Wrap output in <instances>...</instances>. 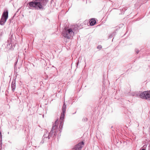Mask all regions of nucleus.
<instances>
[{"label": "nucleus", "mask_w": 150, "mask_h": 150, "mask_svg": "<svg viewBox=\"0 0 150 150\" xmlns=\"http://www.w3.org/2000/svg\"><path fill=\"white\" fill-rule=\"evenodd\" d=\"M48 1V0H33L29 2L27 6L28 9L42 10L45 9L44 6L46 5Z\"/></svg>", "instance_id": "nucleus-1"}, {"label": "nucleus", "mask_w": 150, "mask_h": 150, "mask_svg": "<svg viewBox=\"0 0 150 150\" xmlns=\"http://www.w3.org/2000/svg\"><path fill=\"white\" fill-rule=\"evenodd\" d=\"M8 11L7 9H6L4 10L0 21V24L1 25H3L5 23L8 18Z\"/></svg>", "instance_id": "nucleus-2"}, {"label": "nucleus", "mask_w": 150, "mask_h": 150, "mask_svg": "<svg viewBox=\"0 0 150 150\" xmlns=\"http://www.w3.org/2000/svg\"><path fill=\"white\" fill-rule=\"evenodd\" d=\"M74 34V32L71 28L65 29L62 33L63 36L67 39H69L72 37Z\"/></svg>", "instance_id": "nucleus-3"}, {"label": "nucleus", "mask_w": 150, "mask_h": 150, "mask_svg": "<svg viewBox=\"0 0 150 150\" xmlns=\"http://www.w3.org/2000/svg\"><path fill=\"white\" fill-rule=\"evenodd\" d=\"M58 123V119L55 121L54 124H53L52 125V129L50 133H48L49 138L48 139H50L52 140L53 138V134L54 132L53 131L55 129H57V124Z\"/></svg>", "instance_id": "nucleus-4"}, {"label": "nucleus", "mask_w": 150, "mask_h": 150, "mask_svg": "<svg viewBox=\"0 0 150 150\" xmlns=\"http://www.w3.org/2000/svg\"><path fill=\"white\" fill-rule=\"evenodd\" d=\"M139 96V97L142 99L149 100L150 98V90L142 92L140 94Z\"/></svg>", "instance_id": "nucleus-5"}, {"label": "nucleus", "mask_w": 150, "mask_h": 150, "mask_svg": "<svg viewBox=\"0 0 150 150\" xmlns=\"http://www.w3.org/2000/svg\"><path fill=\"white\" fill-rule=\"evenodd\" d=\"M84 143L82 141L75 145L72 149V150H81L83 147L82 145H83Z\"/></svg>", "instance_id": "nucleus-6"}, {"label": "nucleus", "mask_w": 150, "mask_h": 150, "mask_svg": "<svg viewBox=\"0 0 150 150\" xmlns=\"http://www.w3.org/2000/svg\"><path fill=\"white\" fill-rule=\"evenodd\" d=\"M11 87L12 91L14 92L16 88L15 80H13L11 83Z\"/></svg>", "instance_id": "nucleus-7"}, {"label": "nucleus", "mask_w": 150, "mask_h": 150, "mask_svg": "<svg viewBox=\"0 0 150 150\" xmlns=\"http://www.w3.org/2000/svg\"><path fill=\"white\" fill-rule=\"evenodd\" d=\"M11 36L10 38H9L8 40V43L7 44V48H10V47L12 46V39L11 38Z\"/></svg>", "instance_id": "nucleus-8"}, {"label": "nucleus", "mask_w": 150, "mask_h": 150, "mask_svg": "<svg viewBox=\"0 0 150 150\" xmlns=\"http://www.w3.org/2000/svg\"><path fill=\"white\" fill-rule=\"evenodd\" d=\"M64 124V120H60V123L59 126V131L60 132V133H61L62 132V128H63V126Z\"/></svg>", "instance_id": "nucleus-9"}, {"label": "nucleus", "mask_w": 150, "mask_h": 150, "mask_svg": "<svg viewBox=\"0 0 150 150\" xmlns=\"http://www.w3.org/2000/svg\"><path fill=\"white\" fill-rule=\"evenodd\" d=\"M49 138V135H48V133L47 132H45L44 135L42 137V139H45L47 140V141L48 140V139Z\"/></svg>", "instance_id": "nucleus-10"}, {"label": "nucleus", "mask_w": 150, "mask_h": 150, "mask_svg": "<svg viewBox=\"0 0 150 150\" xmlns=\"http://www.w3.org/2000/svg\"><path fill=\"white\" fill-rule=\"evenodd\" d=\"M96 23V21L94 18H92L89 21L90 24L91 26L94 25Z\"/></svg>", "instance_id": "nucleus-11"}, {"label": "nucleus", "mask_w": 150, "mask_h": 150, "mask_svg": "<svg viewBox=\"0 0 150 150\" xmlns=\"http://www.w3.org/2000/svg\"><path fill=\"white\" fill-rule=\"evenodd\" d=\"M66 110V105L65 104V102H64V103L62 108V112L64 113H65Z\"/></svg>", "instance_id": "nucleus-12"}, {"label": "nucleus", "mask_w": 150, "mask_h": 150, "mask_svg": "<svg viewBox=\"0 0 150 150\" xmlns=\"http://www.w3.org/2000/svg\"><path fill=\"white\" fill-rule=\"evenodd\" d=\"M65 113H64L63 112H62L60 117V120H63L64 118Z\"/></svg>", "instance_id": "nucleus-13"}, {"label": "nucleus", "mask_w": 150, "mask_h": 150, "mask_svg": "<svg viewBox=\"0 0 150 150\" xmlns=\"http://www.w3.org/2000/svg\"><path fill=\"white\" fill-rule=\"evenodd\" d=\"M57 131V129H54L53 132H54L53 134V138L55 139L57 135V133L56 132Z\"/></svg>", "instance_id": "nucleus-14"}, {"label": "nucleus", "mask_w": 150, "mask_h": 150, "mask_svg": "<svg viewBox=\"0 0 150 150\" xmlns=\"http://www.w3.org/2000/svg\"><path fill=\"white\" fill-rule=\"evenodd\" d=\"M1 133L0 131V150H1V146L2 144V140H1Z\"/></svg>", "instance_id": "nucleus-15"}, {"label": "nucleus", "mask_w": 150, "mask_h": 150, "mask_svg": "<svg viewBox=\"0 0 150 150\" xmlns=\"http://www.w3.org/2000/svg\"><path fill=\"white\" fill-rule=\"evenodd\" d=\"M21 9V8H18L17 11H16V13H15L14 14V15L13 16V17H16V14H17V13L18 12V11Z\"/></svg>", "instance_id": "nucleus-16"}, {"label": "nucleus", "mask_w": 150, "mask_h": 150, "mask_svg": "<svg viewBox=\"0 0 150 150\" xmlns=\"http://www.w3.org/2000/svg\"><path fill=\"white\" fill-rule=\"evenodd\" d=\"M18 59H16V62H15V63H14V69H15V68H16L17 67H16V65L17 64V62H18Z\"/></svg>", "instance_id": "nucleus-17"}, {"label": "nucleus", "mask_w": 150, "mask_h": 150, "mask_svg": "<svg viewBox=\"0 0 150 150\" xmlns=\"http://www.w3.org/2000/svg\"><path fill=\"white\" fill-rule=\"evenodd\" d=\"M47 141V140L45 139H42V140L40 142V144H43L44 143V141Z\"/></svg>", "instance_id": "nucleus-18"}, {"label": "nucleus", "mask_w": 150, "mask_h": 150, "mask_svg": "<svg viewBox=\"0 0 150 150\" xmlns=\"http://www.w3.org/2000/svg\"><path fill=\"white\" fill-rule=\"evenodd\" d=\"M88 120V119L87 118H83V120L84 122H86Z\"/></svg>", "instance_id": "nucleus-19"}, {"label": "nucleus", "mask_w": 150, "mask_h": 150, "mask_svg": "<svg viewBox=\"0 0 150 150\" xmlns=\"http://www.w3.org/2000/svg\"><path fill=\"white\" fill-rule=\"evenodd\" d=\"M102 48V46L100 45H98L97 47V48L98 49H101Z\"/></svg>", "instance_id": "nucleus-20"}, {"label": "nucleus", "mask_w": 150, "mask_h": 150, "mask_svg": "<svg viewBox=\"0 0 150 150\" xmlns=\"http://www.w3.org/2000/svg\"><path fill=\"white\" fill-rule=\"evenodd\" d=\"M78 29V27H77V25H76L75 26V28L74 29V30H77Z\"/></svg>", "instance_id": "nucleus-21"}, {"label": "nucleus", "mask_w": 150, "mask_h": 150, "mask_svg": "<svg viewBox=\"0 0 150 150\" xmlns=\"http://www.w3.org/2000/svg\"><path fill=\"white\" fill-rule=\"evenodd\" d=\"M79 64V60H78V62H77L76 64V66L77 67V66H78Z\"/></svg>", "instance_id": "nucleus-22"}, {"label": "nucleus", "mask_w": 150, "mask_h": 150, "mask_svg": "<svg viewBox=\"0 0 150 150\" xmlns=\"http://www.w3.org/2000/svg\"><path fill=\"white\" fill-rule=\"evenodd\" d=\"M139 51L138 50L136 51V53L137 54H138L139 53Z\"/></svg>", "instance_id": "nucleus-23"}, {"label": "nucleus", "mask_w": 150, "mask_h": 150, "mask_svg": "<svg viewBox=\"0 0 150 150\" xmlns=\"http://www.w3.org/2000/svg\"><path fill=\"white\" fill-rule=\"evenodd\" d=\"M142 150H146V149H142Z\"/></svg>", "instance_id": "nucleus-24"}, {"label": "nucleus", "mask_w": 150, "mask_h": 150, "mask_svg": "<svg viewBox=\"0 0 150 150\" xmlns=\"http://www.w3.org/2000/svg\"><path fill=\"white\" fill-rule=\"evenodd\" d=\"M2 33H1V34H0V35H2Z\"/></svg>", "instance_id": "nucleus-25"}, {"label": "nucleus", "mask_w": 150, "mask_h": 150, "mask_svg": "<svg viewBox=\"0 0 150 150\" xmlns=\"http://www.w3.org/2000/svg\"><path fill=\"white\" fill-rule=\"evenodd\" d=\"M18 16V15L17 16H16L17 17V16Z\"/></svg>", "instance_id": "nucleus-26"}]
</instances>
